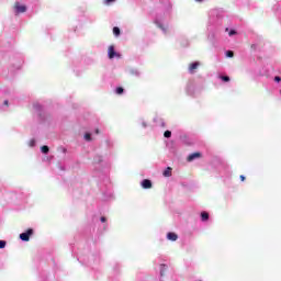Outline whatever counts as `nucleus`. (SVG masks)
<instances>
[{
  "label": "nucleus",
  "instance_id": "aec40b11",
  "mask_svg": "<svg viewBox=\"0 0 281 281\" xmlns=\"http://www.w3.org/2000/svg\"><path fill=\"white\" fill-rule=\"evenodd\" d=\"M236 35V31L235 30H231L229 33H228V36H234Z\"/></svg>",
  "mask_w": 281,
  "mask_h": 281
},
{
  "label": "nucleus",
  "instance_id": "1a4fd4ad",
  "mask_svg": "<svg viewBox=\"0 0 281 281\" xmlns=\"http://www.w3.org/2000/svg\"><path fill=\"white\" fill-rule=\"evenodd\" d=\"M162 175L164 177H172V169L170 167H167Z\"/></svg>",
  "mask_w": 281,
  "mask_h": 281
},
{
  "label": "nucleus",
  "instance_id": "bb28decb",
  "mask_svg": "<svg viewBox=\"0 0 281 281\" xmlns=\"http://www.w3.org/2000/svg\"><path fill=\"white\" fill-rule=\"evenodd\" d=\"M280 93H281V90H280Z\"/></svg>",
  "mask_w": 281,
  "mask_h": 281
},
{
  "label": "nucleus",
  "instance_id": "9b49d317",
  "mask_svg": "<svg viewBox=\"0 0 281 281\" xmlns=\"http://www.w3.org/2000/svg\"><path fill=\"white\" fill-rule=\"evenodd\" d=\"M115 93L116 95H122V93H124V88L122 87L116 88Z\"/></svg>",
  "mask_w": 281,
  "mask_h": 281
},
{
  "label": "nucleus",
  "instance_id": "5701e85b",
  "mask_svg": "<svg viewBox=\"0 0 281 281\" xmlns=\"http://www.w3.org/2000/svg\"><path fill=\"white\" fill-rule=\"evenodd\" d=\"M3 104H4V106H9L8 100H5V101L3 102Z\"/></svg>",
  "mask_w": 281,
  "mask_h": 281
},
{
  "label": "nucleus",
  "instance_id": "ddd939ff",
  "mask_svg": "<svg viewBox=\"0 0 281 281\" xmlns=\"http://www.w3.org/2000/svg\"><path fill=\"white\" fill-rule=\"evenodd\" d=\"M164 137H167V138L172 137V132L166 131V132L164 133Z\"/></svg>",
  "mask_w": 281,
  "mask_h": 281
},
{
  "label": "nucleus",
  "instance_id": "9d476101",
  "mask_svg": "<svg viewBox=\"0 0 281 281\" xmlns=\"http://www.w3.org/2000/svg\"><path fill=\"white\" fill-rule=\"evenodd\" d=\"M41 150L44 155H47V153H49V147L47 145H44L41 147Z\"/></svg>",
  "mask_w": 281,
  "mask_h": 281
},
{
  "label": "nucleus",
  "instance_id": "a211bd4d",
  "mask_svg": "<svg viewBox=\"0 0 281 281\" xmlns=\"http://www.w3.org/2000/svg\"><path fill=\"white\" fill-rule=\"evenodd\" d=\"M221 79H222L224 82H229V77H227V76H222Z\"/></svg>",
  "mask_w": 281,
  "mask_h": 281
},
{
  "label": "nucleus",
  "instance_id": "2eb2a0df",
  "mask_svg": "<svg viewBox=\"0 0 281 281\" xmlns=\"http://www.w3.org/2000/svg\"><path fill=\"white\" fill-rule=\"evenodd\" d=\"M85 139L87 142H91V134H89V133L85 134Z\"/></svg>",
  "mask_w": 281,
  "mask_h": 281
},
{
  "label": "nucleus",
  "instance_id": "f8f14e48",
  "mask_svg": "<svg viewBox=\"0 0 281 281\" xmlns=\"http://www.w3.org/2000/svg\"><path fill=\"white\" fill-rule=\"evenodd\" d=\"M113 34H114V36H120V27L114 26L113 27Z\"/></svg>",
  "mask_w": 281,
  "mask_h": 281
},
{
  "label": "nucleus",
  "instance_id": "39448f33",
  "mask_svg": "<svg viewBox=\"0 0 281 281\" xmlns=\"http://www.w3.org/2000/svg\"><path fill=\"white\" fill-rule=\"evenodd\" d=\"M142 188H144V190H150V188H153V182L148 179H145L142 181Z\"/></svg>",
  "mask_w": 281,
  "mask_h": 281
},
{
  "label": "nucleus",
  "instance_id": "dca6fc26",
  "mask_svg": "<svg viewBox=\"0 0 281 281\" xmlns=\"http://www.w3.org/2000/svg\"><path fill=\"white\" fill-rule=\"evenodd\" d=\"M0 249H5V240H0Z\"/></svg>",
  "mask_w": 281,
  "mask_h": 281
},
{
  "label": "nucleus",
  "instance_id": "f257e3e1",
  "mask_svg": "<svg viewBox=\"0 0 281 281\" xmlns=\"http://www.w3.org/2000/svg\"><path fill=\"white\" fill-rule=\"evenodd\" d=\"M33 235H34V229L29 228L25 233L20 234V238L24 243H27L30 241V236H33Z\"/></svg>",
  "mask_w": 281,
  "mask_h": 281
},
{
  "label": "nucleus",
  "instance_id": "6ab92c4d",
  "mask_svg": "<svg viewBox=\"0 0 281 281\" xmlns=\"http://www.w3.org/2000/svg\"><path fill=\"white\" fill-rule=\"evenodd\" d=\"M160 268H161V270H160V276H164V273H165V268H166V265H160Z\"/></svg>",
  "mask_w": 281,
  "mask_h": 281
},
{
  "label": "nucleus",
  "instance_id": "20e7f679",
  "mask_svg": "<svg viewBox=\"0 0 281 281\" xmlns=\"http://www.w3.org/2000/svg\"><path fill=\"white\" fill-rule=\"evenodd\" d=\"M202 155L200 151L190 154L187 158V161H194V159H201Z\"/></svg>",
  "mask_w": 281,
  "mask_h": 281
},
{
  "label": "nucleus",
  "instance_id": "423d86ee",
  "mask_svg": "<svg viewBox=\"0 0 281 281\" xmlns=\"http://www.w3.org/2000/svg\"><path fill=\"white\" fill-rule=\"evenodd\" d=\"M201 64L199 63V61H194V63H192V64H190L189 65V71H190V74H194V70L195 69H199V66H200Z\"/></svg>",
  "mask_w": 281,
  "mask_h": 281
},
{
  "label": "nucleus",
  "instance_id": "f03ea898",
  "mask_svg": "<svg viewBox=\"0 0 281 281\" xmlns=\"http://www.w3.org/2000/svg\"><path fill=\"white\" fill-rule=\"evenodd\" d=\"M14 9H15V12H16L18 14H21V13H23V12H27V7H25L24 4H21V3H19V2H15V3H14Z\"/></svg>",
  "mask_w": 281,
  "mask_h": 281
},
{
  "label": "nucleus",
  "instance_id": "6e6552de",
  "mask_svg": "<svg viewBox=\"0 0 281 281\" xmlns=\"http://www.w3.org/2000/svg\"><path fill=\"white\" fill-rule=\"evenodd\" d=\"M201 220L203 221V222H205V221H210V213L209 212H202L201 213Z\"/></svg>",
  "mask_w": 281,
  "mask_h": 281
},
{
  "label": "nucleus",
  "instance_id": "f3484780",
  "mask_svg": "<svg viewBox=\"0 0 281 281\" xmlns=\"http://www.w3.org/2000/svg\"><path fill=\"white\" fill-rule=\"evenodd\" d=\"M104 3L105 5H111V3H115V0H105Z\"/></svg>",
  "mask_w": 281,
  "mask_h": 281
},
{
  "label": "nucleus",
  "instance_id": "0eeeda50",
  "mask_svg": "<svg viewBox=\"0 0 281 281\" xmlns=\"http://www.w3.org/2000/svg\"><path fill=\"white\" fill-rule=\"evenodd\" d=\"M167 238L168 240H171L172 243H175L176 240H178L179 235H177L176 233H168Z\"/></svg>",
  "mask_w": 281,
  "mask_h": 281
},
{
  "label": "nucleus",
  "instance_id": "4468645a",
  "mask_svg": "<svg viewBox=\"0 0 281 281\" xmlns=\"http://www.w3.org/2000/svg\"><path fill=\"white\" fill-rule=\"evenodd\" d=\"M227 58H234V53L232 50L226 52Z\"/></svg>",
  "mask_w": 281,
  "mask_h": 281
},
{
  "label": "nucleus",
  "instance_id": "b1692460",
  "mask_svg": "<svg viewBox=\"0 0 281 281\" xmlns=\"http://www.w3.org/2000/svg\"><path fill=\"white\" fill-rule=\"evenodd\" d=\"M240 181H245V176H239Z\"/></svg>",
  "mask_w": 281,
  "mask_h": 281
},
{
  "label": "nucleus",
  "instance_id": "393cba45",
  "mask_svg": "<svg viewBox=\"0 0 281 281\" xmlns=\"http://www.w3.org/2000/svg\"><path fill=\"white\" fill-rule=\"evenodd\" d=\"M95 133H97V135H100V130L97 128V130H95Z\"/></svg>",
  "mask_w": 281,
  "mask_h": 281
},
{
  "label": "nucleus",
  "instance_id": "7ed1b4c3",
  "mask_svg": "<svg viewBox=\"0 0 281 281\" xmlns=\"http://www.w3.org/2000/svg\"><path fill=\"white\" fill-rule=\"evenodd\" d=\"M108 56H109L110 59L115 58V56H120L115 53V46H113V45L109 46Z\"/></svg>",
  "mask_w": 281,
  "mask_h": 281
},
{
  "label": "nucleus",
  "instance_id": "412c9836",
  "mask_svg": "<svg viewBox=\"0 0 281 281\" xmlns=\"http://www.w3.org/2000/svg\"><path fill=\"white\" fill-rule=\"evenodd\" d=\"M281 78L279 76L274 77V82H280Z\"/></svg>",
  "mask_w": 281,
  "mask_h": 281
},
{
  "label": "nucleus",
  "instance_id": "a878e982",
  "mask_svg": "<svg viewBox=\"0 0 281 281\" xmlns=\"http://www.w3.org/2000/svg\"><path fill=\"white\" fill-rule=\"evenodd\" d=\"M198 3H203V0H195Z\"/></svg>",
  "mask_w": 281,
  "mask_h": 281
},
{
  "label": "nucleus",
  "instance_id": "4be33fe9",
  "mask_svg": "<svg viewBox=\"0 0 281 281\" xmlns=\"http://www.w3.org/2000/svg\"><path fill=\"white\" fill-rule=\"evenodd\" d=\"M101 223H106V217L102 216L101 217Z\"/></svg>",
  "mask_w": 281,
  "mask_h": 281
}]
</instances>
